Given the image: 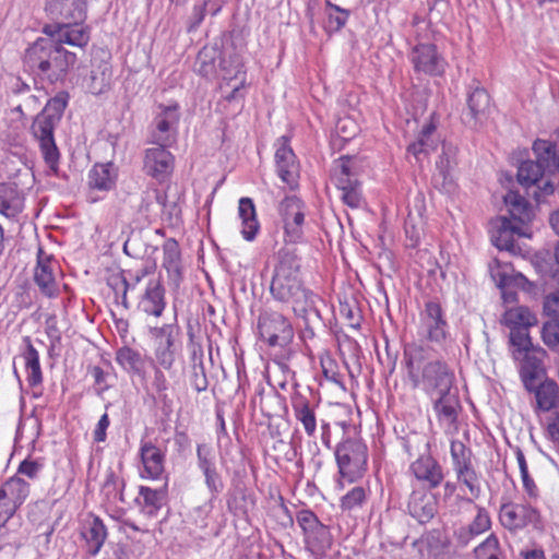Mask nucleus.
<instances>
[{
  "label": "nucleus",
  "mask_w": 559,
  "mask_h": 559,
  "mask_svg": "<svg viewBox=\"0 0 559 559\" xmlns=\"http://www.w3.org/2000/svg\"><path fill=\"white\" fill-rule=\"evenodd\" d=\"M198 466L203 472L215 467L213 461L212 448L209 444L202 443L197 447Z\"/></svg>",
  "instance_id": "60"
},
{
  "label": "nucleus",
  "mask_w": 559,
  "mask_h": 559,
  "mask_svg": "<svg viewBox=\"0 0 559 559\" xmlns=\"http://www.w3.org/2000/svg\"><path fill=\"white\" fill-rule=\"evenodd\" d=\"M238 215L241 219V235L248 240L252 241L260 229V224L257 217V211L251 198H241L238 205Z\"/></svg>",
  "instance_id": "30"
},
{
  "label": "nucleus",
  "mask_w": 559,
  "mask_h": 559,
  "mask_svg": "<svg viewBox=\"0 0 559 559\" xmlns=\"http://www.w3.org/2000/svg\"><path fill=\"white\" fill-rule=\"evenodd\" d=\"M473 506L476 509L477 513L474 520L467 526L469 527V531H474V533L481 535L490 530L491 520L488 511L484 507L474 503Z\"/></svg>",
  "instance_id": "53"
},
{
  "label": "nucleus",
  "mask_w": 559,
  "mask_h": 559,
  "mask_svg": "<svg viewBox=\"0 0 559 559\" xmlns=\"http://www.w3.org/2000/svg\"><path fill=\"white\" fill-rule=\"evenodd\" d=\"M533 151L536 154L537 162H540L551 170L559 156L556 154V145L546 140H536L533 144Z\"/></svg>",
  "instance_id": "50"
},
{
  "label": "nucleus",
  "mask_w": 559,
  "mask_h": 559,
  "mask_svg": "<svg viewBox=\"0 0 559 559\" xmlns=\"http://www.w3.org/2000/svg\"><path fill=\"white\" fill-rule=\"evenodd\" d=\"M259 334L270 346H285L294 337V330L288 319L276 311H264L258 320Z\"/></svg>",
  "instance_id": "10"
},
{
  "label": "nucleus",
  "mask_w": 559,
  "mask_h": 559,
  "mask_svg": "<svg viewBox=\"0 0 559 559\" xmlns=\"http://www.w3.org/2000/svg\"><path fill=\"white\" fill-rule=\"evenodd\" d=\"M163 266L168 274H180V249L178 242L174 238L167 239L163 245Z\"/></svg>",
  "instance_id": "46"
},
{
  "label": "nucleus",
  "mask_w": 559,
  "mask_h": 559,
  "mask_svg": "<svg viewBox=\"0 0 559 559\" xmlns=\"http://www.w3.org/2000/svg\"><path fill=\"white\" fill-rule=\"evenodd\" d=\"M490 96L483 87H475L467 95V109L463 112V120L471 127L484 121L489 111Z\"/></svg>",
  "instance_id": "22"
},
{
  "label": "nucleus",
  "mask_w": 559,
  "mask_h": 559,
  "mask_svg": "<svg viewBox=\"0 0 559 559\" xmlns=\"http://www.w3.org/2000/svg\"><path fill=\"white\" fill-rule=\"evenodd\" d=\"M116 360L124 370L133 372H139L143 365L140 353L127 346L117 350Z\"/></svg>",
  "instance_id": "49"
},
{
  "label": "nucleus",
  "mask_w": 559,
  "mask_h": 559,
  "mask_svg": "<svg viewBox=\"0 0 559 559\" xmlns=\"http://www.w3.org/2000/svg\"><path fill=\"white\" fill-rule=\"evenodd\" d=\"M140 457L146 475L159 479L165 472V453L152 441H141Z\"/></svg>",
  "instance_id": "25"
},
{
  "label": "nucleus",
  "mask_w": 559,
  "mask_h": 559,
  "mask_svg": "<svg viewBox=\"0 0 559 559\" xmlns=\"http://www.w3.org/2000/svg\"><path fill=\"white\" fill-rule=\"evenodd\" d=\"M353 157L346 155L335 160L332 169V178L335 186L342 191V200L353 209L361 204L360 182L353 169Z\"/></svg>",
  "instance_id": "9"
},
{
  "label": "nucleus",
  "mask_w": 559,
  "mask_h": 559,
  "mask_svg": "<svg viewBox=\"0 0 559 559\" xmlns=\"http://www.w3.org/2000/svg\"><path fill=\"white\" fill-rule=\"evenodd\" d=\"M457 481L465 485L471 493V498H466L465 501L473 504L474 499L479 498L481 489L479 483V476L477 473L467 474L466 476L456 477Z\"/></svg>",
  "instance_id": "56"
},
{
  "label": "nucleus",
  "mask_w": 559,
  "mask_h": 559,
  "mask_svg": "<svg viewBox=\"0 0 559 559\" xmlns=\"http://www.w3.org/2000/svg\"><path fill=\"white\" fill-rule=\"evenodd\" d=\"M58 123L59 122L47 118L45 115L37 114L31 127L32 134L38 142L44 162L55 175H57L59 170L60 160V152L53 135Z\"/></svg>",
  "instance_id": "8"
},
{
  "label": "nucleus",
  "mask_w": 559,
  "mask_h": 559,
  "mask_svg": "<svg viewBox=\"0 0 559 559\" xmlns=\"http://www.w3.org/2000/svg\"><path fill=\"white\" fill-rule=\"evenodd\" d=\"M219 69L225 81L238 80L246 76L242 57L235 50H224L219 58Z\"/></svg>",
  "instance_id": "37"
},
{
  "label": "nucleus",
  "mask_w": 559,
  "mask_h": 559,
  "mask_svg": "<svg viewBox=\"0 0 559 559\" xmlns=\"http://www.w3.org/2000/svg\"><path fill=\"white\" fill-rule=\"evenodd\" d=\"M499 519L506 528L515 531L537 522L538 513L527 504L507 503L501 507Z\"/></svg>",
  "instance_id": "19"
},
{
  "label": "nucleus",
  "mask_w": 559,
  "mask_h": 559,
  "mask_svg": "<svg viewBox=\"0 0 559 559\" xmlns=\"http://www.w3.org/2000/svg\"><path fill=\"white\" fill-rule=\"evenodd\" d=\"M515 236H526V233L521 225L513 223L507 216H499L493 222L491 241L498 249L510 252L515 251Z\"/></svg>",
  "instance_id": "20"
},
{
  "label": "nucleus",
  "mask_w": 559,
  "mask_h": 559,
  "mask_svg": "<svg viewBox=\"0 0 559 559\" xmlns=\"http://www.w3.org/2000/svg\"><path fill=\"white\" fill-rule=\"evenodd\" d=\"M167 499L166 488L152 489L146 486L139 488V498L135 499L141 511L147 516H155Z\"/></svg>",
  "instance_id": "29"
},
{
  "label": "nucleus",
  "mask_w": 559,
  "mask_h": 559,
  "mask_svg": "<svg viewBox=\"0 0 559 559\" xmlns=\"http://www.w3.org/2000/svg\"><path fill=\"white\" fill-rule=\"evenodd\" d=\"M210 3H211V0H203L201 4H195L193 7V10L189 17V23L187 26V31L189 33L194 32L200 26V24L203 22L205 15H206V12H207V7Z\"/></svg>",
  "instance_id": "58"
},
{
  "label": "nucleus",
  "mask_w": 559,
  "mask_h": 559,
  "mask_svg": "<svg viewBox=\"0 0 559 559\" xmlns=\"http://www.w3.org/2000/svg\"><path fill=\"white\" fill-rule=\"evenodd\" d=\"M366 500L365 488L357 486L348 491L341 500V508L343 510H353L357 507H361Z\"/></svg>",
  "instance_id": "54"
},
{
  "label": "nucleus",
  "mask_w": 559,
  "mask_h": 559,
  "mask_svg": "<svg viewBox=\"0 0 559 559\" xmlns=\"http://www.w3.org/2000/svg\"><path fill=\"white\" fill-rule=\"evenodd\" d=\"M150 130V142L155 145H174L178 138L179 105L159 104Z\"/></svg>",
  "instance_id": "7"
},
{
  "label": "nucleus",
  "mask_w": 559,
  "mask_h": 559,
  "mask_svg": "<svg viewBox=\"0 0 559 559\" xmlns=\"http://www.w3.org/2000/svg\"><path fill=\"white\" fill-rule=\"evenodd\" d=\"M179 326L176 324H164L151 329L155 342V359L164 369L169 370L176 360V340L179 336Z\"/></svg>",
  "instance_id": "14"
},
{
  "label": "nucleus",
  "mask_w": 559,
  "mask_h": 559,
  "mask_svg": "<svg viewBox=\"0 0 559 559\" xmlns=\"http://www.w3.org/2000/svg\"><path fill=\"white\" fill-rule=\"evenodd\" d=\"M34 281L44 295L52 297L56 294V281L48 264L38 261V265L35 269Z\"/></svg>",
  "instance_id": "45"
},
{
  "label": "nucleus",
  "mask_w": 559,
  "mask_h": 559,
  "mask_svg": "<svg viewBox=\"0 0 559 559\" xmlns=\"http://www.w3.org/2000/svg\"><path fill=\"white\" fill-rule=\"evenodd\" d=\"M544 313L552 319H559V290L545 297Z\"/></svg>",
  "instance_id": "64"
},
{
  "label": "nucleus",
  "mask_w": 559,
  "mask_h": 559,
  "mask_svg": "<svg viewBox=\"0 0 559 559\" xmlns=\"http://www.w3.org/2000/svg\"><path fill=\"white\" fill-rule=\"evenodd\" d=\"M546 169L549 170V167L540 162L524 160L519 166L518 180L523 187H533L543 178Z\"/></svg>",
  "instance_id": "40"
},
{
  "label": "nucleus",
  "mask_w": 559,
  "mask_h": 559,
  "mask_svg": "<svg viewBox=\"0 0 559 559\" xmlns=\"http://www.w3.org/2000/svg\"><path fill=\"white\" fill-rule=\"evenodd\" d=\"M543 373H545V370L542 359L531 352L524 354L520 367V377L524 388L532 391L534 383Z\"/></svg>",
  "instance_id": "32"
},
{
  "label": "nucleus",
  "mask_w": 559,
  "mask_h": 559,
  "mask_svg": "<svg viewBox=\"0 0 559 559\" xmlns=\"http://www.w3.org/2000/svg\"><path fill=\"white\" fill-rule=\"evenodd\" d=\"M46 12L55 23H78L86 19V0H47Z\"/></svg>",
  "instance_id": "18"
},
{
  "label": "nucleus",
  "mask_w": 559,
  "mask_h": 559,
  "mask_svg": "<svg viewBox=\"0 0 559 559\" xmlns=\"http://www.w3.org/2000/svg\"><path fill=\"white\" fill-rule=\"evenodd\" d=\"M319 402L320 397L316 396L310 388H307L306 391H295L290 395L294 416L301 424L308 437L314 436L317 431L316 409Z\"/></svg>",
  "instance_id": "12"
},
{
  "label": "nucleus",
  "mask_w": 559,
  "mask_h": 559,
  "mask_svg": "<svg viewBox=\"0 0 559 559\" xmlns=\"http://www.w3.org/2000/svg\"><path fill=\"white\" fill-rule=\"evenodd\" d=\"M305 537L308 547L319 555H323L332 546V536L323 524L316 527L313 532H309Z\"/></svg>",
  "instance_id": "42"
},
{
  "label": "nucleus",
  "mask_w": 559,
  "mask_h": 559,
  "mask_svg": "<svg viewBox=\"0 0 559 559\" xmlns=\"http://www.w3.org/2000/svg\"><path fill=\"white\" fill-rule=\"evenodd\" d=\"M68 104V94L60 93L56 95L53 98L49 99L44 109L39 112V115H45L47 118H51L52 120L60 122L63 111Z\"/></svg>",
  "instance_id": "51"
},
{
  "label": "nucleus",
  "mask_w": 559,
  "mask_h": 559,
  "mask_svg": "<svg viewBox=\"0 0 559 559\" xmlns=\"http://www.w3.org/2000/svg\"><path fill=\"white\" fill-rule=\"evenodd\" d=\"M300 259L294 248L277 252L270 293L274 300L289 305L294 314L302 321V337L313 338L314 330L323 324L319 304L322 299L305 286L301 278Z\"/></svg>",
  "instance_id": "1"
},
{
  "label": "nucleus",
  "mask_w": 559,
  "mask_h": 559,
  "mask_svg": "<svg viewBox=\"0 0 559 559\" xmlns=\"http://www.w3.org/2000/svg\"><path fill=\"white\" fill-rule=\"evenodd\" d=\"M495 552H500L499 540L495 534H490L483 543L474 548L476 559L491 556Z\"/></svg>",
  "instance_id": "55"
},
{
  "label": "nucleus",
  "mask_w": 559,
  "mask_h": 559,
  "mask_svg": "<svg viewBox=\"0 0 559 559\" xmlns=\"http://www.w3.org/2000/svg\"><path fill=\"white\" fill-rule=\"evenodd\" d=\"M542 338L551 350L559 353V319H551L544 323Z\"/></svg>",
  "instance_id": "52"
},
{
  "label": "nucleus",
  "mask_w": 559,
  "mask_h": 559,
  "mask_svg": "<svg viewBox=\"0 0 559 559\" xmlns=\"http://www.w3.org/2000/svg\"><path fill=\"white\" fill-rule=\"evenodd\" d=\"M433 411L440 423L452 426L457 421L459 412L461 409L457 390H451L448 393L435 395Z\"/></svg>",
  "instance_id": "24"
},
{
  "label": "nucleus",
  "mask_w": 559,
  "mask_h": 559,
  "mask_svg": "<svg viewBox=\"0 0 559 559\" xmlns=\"http://www.w3.org/2000/svg\"><path fill=\"white\" fill-rule=\"evenodd\" d=\"M171 145H156L145 150L144 153V171L157 179L165 180L174 170L175 157L167 150Z\"/></svg>",
  "instance_id": "16"
},
{
  "label": "nucleus",
  "mask_w": 559,
  "mask_h": 559,
  "mask_svg": "<svg viewBox=\"0 0 559 559\" xmlns=\"http://www.w3.org/2000/svg\"><path fill=\"white\" fill-rule=\"evenodd\" d=\"M275 164L278 177L292 189L297 187L299 178V163L289 145L286 135L281 136L276 143Z\"/></svg>",
  "instance_id": "15"
},
{
  "label": "nucleus",
  "mask_w": 559,
  "mask_h": 559,
  "mask_svg": "<svg viewBox=\"0 0 559 559\" xmlns=\"http://www.w3.org/2000/svg\"><path fill=\"white\" fill-rule=\"evenodd\" d=\"M23 342L25 344V348L22 353V358L24 360L25 368L29 371L27 376V382L29 386H36L43 382L39 354L35 349L28 336H25Z\"/></svg>",
  "instance_id": "36"
},
{
  "label": "nucleus",
  "mask_w": 559,
  "mask_h": 559,
  "mask_svg": "<svg viewBox=\"0 0 559 559\" xmlns=\"http://www.w3.org/2000/svg\"><path fill=\"white\" fill-rule=\"evenodd\" d=\"M335 457L338 472L349 481L361 477L367 467V445L359 439H346L337 444Z\"/></svg>",
  "instance_id": "5"
},
{
  "label": "nucleus",
  "mask_w": 559,
  "mask_h": 559,
  "mask_svg": "<svg viewBox=\"0 0 559 559\" xmlns=\"http://www.w3.org/2000/svg\"><path fill=\"white\" fill-rule=\"evenodd\" d=\"M190 383L197 392H203L209 386L204 366H191Z\"/></svg>",
  "instance_id": "62"
},
{
  "label": "nucleus",
  "mask_w": 559,
  "mask_h": 559,
  "mask_svg": "<svg viewBox=\"0 0 559 559\" xmlns=\"http://www.w3.org/2000/svg\"><path fill=\"white\" fill-rule=\"evenodd\" d=\"M112 76L111 66L103 60L98 66L93 64L90 75L88 91L94 95H99L107 91Z\"/></svg>",
  "instance_id": "39"
},
{
  "label": "nucleus",
  "mask_w": 559,
  "mask_h": 559,
  "mask_svg": "<svg viewBox=\"0 0 559 559\" xmlns=\"http://www.w3.org/2000/svg\"><path fill=\"white\" fill-rule=\"evenodd\" d=\"M326 7V29L329 32H338L347 23L349 11L332 3L330 0L325 1Z\"/></svg>",
  "instance_id": "48"
},
{
  "label": "nucleus",
  "mask_w": 559,
  "mask_h": 559,
  "mask_svg": "<svg viewBox=\"0 0 559 559\" xmlns=\"http://www.w3.org/2000/svg\"><path fill=\"white\" fill-rule=\"evenodd\" d=\"M222 50L216 46H204L197 55L194 61V71L204 78H211L216 74L217 64Z\"/></svg>",
  "instance_id": "33"
},
{
  "label": "nucleus",
  "mask_w": 559,
  "mask_h": 559,
  "mask_svg": "<svg viewBox=\"0 0 559 559\" xmlns=\"http://www.w3.org/2000/svg\"><path fill=\"white\" fill-rule=\"evenodd\" d=\"M278 224L284 230L286 243H299L304 240L306 205L296 195H286L277 205Z\"/></svg>",
  "instance_id": "6"
},
{
  "label": "nucleus",
  "mask_w": 559,
  "mask_h": 559,
  "mask_svg": "<svg viewBox=\"0 0 559 559\" xmlns=\"http://www.w3.org/2000/svg\"><path fill=\"white\" fill-rule=\"evenodd\" d=\"M403 364L413 388L421 386L431 399L455 389L453 369L444 360H430L429 350L421 345L405 346Z\"/></svg>",
  "instance_id": "2"
},
{
  "label": "nucleus",
  "mask_w": 559,
  "mask_h": 559,
  "mask_svg": "<svg viewBox=\"0 0 559 559\" xmlns=\"http://www.w3.org/2000/svg\"><path fill=\"white\" fill-rule=\"evenodd\" d=\"M409 58L416 72L440 75L444 71L445 62L433 44L416 45L412 49Z\"/></svg>",
  "instance_id": "17"
},
{
  "label": "nucleus",
  "mask_w": 559,
  "mask_h": 559,
  "mask_svg": "<svg viewBox=\"0 0 559 559\" xmlns=\"http://www.w3.org/2000/svg\"><path fill=\"white\" fill-rule=\"evenodd\" d=\"M502 321L510 330L530 329L538 323L536 314L525 306L508 309L503 314Z\"/></svg>",
  "instance_id": "35"
},
{
  "label": "nucleus",
  "mask_w": 559,
  "mask_h": 559,
  "mask_svg": "<svg viewBox=\"0 0 559 559\" xmlns=\"http://www.w3.org/2000/svg\"><path fill=\"white\" fill-rule=\"evenodd\" d=\"M75 62L74 52L59 46L48 36L38 37L25 49L23 56L24 70L35 79L50 84L63 81Z\"/></svg>",
  "instance_id": "3"
},
{
  "label": "nucleus",
  "mask_w": 559,
  "mask_h": 559,
  "mask_svg": "<svg viewBox=\"0 0 559 559\" xmlns=\"http://www.w3.org/2000/svg\"><path fill=\"white\" fill-rule=\"evenodd\" d=\"M435 130L436 127L432 123L425 124L417 138V141L409 144L407 151L416 157L421 153L428 154L430 151H433L436 148V142L432 140L431 135Z\"/></svg>",
  "instance_id": "47"
},
{
  "label": "nucleus",
  "mask_w": 559,
  "mask_h": 559,
  "mask_svg": "<svg viewBox=\"0 0 559 559\" xmlns=\"http://www.w3.org/2000/svg\"><path fill=\"white\" fill-rule=\"evenodd\" d=\"M404 449L411 457H416L409 466L414 477L429 489L437 488L443 481L444 474L439 462L430 455V442L427 436L408 435L404 441Z\"/></svg>",
  "instance_id": "4"
},
{
  "label": "nucleus",
  "mask_w": 559,
  "mask_h": 559,
  "mask_svg": "<svg viewBox=\"0 0 559 559\" xmlns=\"http://www.w3.org/2000/svg\"><path fill=\"white\" fill-rule=\"evenodd\" d=\"M415 545H419L420 550L425 547L429 555L437 556L447 548L448 539L441 531L431 530L423 534Z\"/></svg>",
  "instance_id": "44"
},
{
  "label": "nucleus",
  "mask_w": 559,
  "mask_h": 559,
  "mask_svg": "<svg viewBox=\"0 0 559 559\" xmlns=\"http://www.w3.org/2000/svg\"><path fill=\"white\" fill-rule=\"evenodd\" d=\"M203 475L205 478V485L213 496L223 491L224 483L222 480V477L217 473L216 467L203 472Z\"/></svg>",
  "instance_id": "63"
},
{
  "label": "nucleus",
  "mask_w": 559,
  "mask_h": 559,
  "mask_svg": "<svg viewBox=\"0 0 559 559\" xmlns=\"http://www.w3.org/2000/svg\"><path fill=\"white\" fill-rule=\"evenodd\" d=\"M165 306V288L160 280L151 278L139 302L140 309L147 314L160 317Z\"/></svg>",
  "instance_id": "23"
},
{
  "label": "nucleus",
  "mask_w": 559,
  "mask_h": 559,
  "mask_svg": "<svg viewBox=\"0 0 559 559\" xmlns=\"http://www.w3.org/2000/svg\"><path fill=\"white\" fill-rule=\"evenodd\" d=\"M419 333L430 343L443 345L447 342L450 335L449 324L439 302L429 300L425 304L420 312Z\"/></svg>",
  "instance_id": "11"
},
{
  "label": "nucleus",
  "mask_w": 559,
  "mask_h": 559,
  "mask_svg": "<svg viewBox=\"0 0 559 559\" xmlns=\"http://www.w3.org/2000/svg\"><path fill=\"white\" fill-rule=\"evenodd\" d=\"M297 523L304 531L305 535H307L309 532H313V530L321 524L317 515L312 511L306 509L298 512Z\"/></svg>",
  "instance_id": "61"
},
{
  "label": "nucleus",
  "mask_w": 559,
  "mask_h": 559,
  "mask_svg": "<svg viewBox=\"0 0 559 559\" xmlns=\"http://www.w3.org/2000/svg\"><path fill=\"white\" fill-rule=\"evenodd\" d=\"M29 493V484L19 477H12L0 488V499L17 509Z\"/></svg>",
  "instance_id": "34"
},
{
  "label": "nucleus",
  "mask_w": 559,
  "mask_h": 559,
  "mask_svg": "<svg viewBox=\"0 0 559 559\" xmlns=\"http://www.w3.org/2000/svg\"><path fill=\"white\" fill-rule=\"evenodd\" d=\"M153 386L156 390L158 399L164 403V405L171 402L167 394L168 381L159 368H155L154 370Z\"/></svg>",
  "instance_id": "59"
},
{
  "label": "nucleus",
  "mask_w": 559,
  "mask_h": 559,
  "mask_svg": "<svg viewBox=\"0 0 559 559\" xmlns=\"http://www.w3.org/2000/svg\"><path fill=\"white\" fill-rule=\"evenodd\" d=\"M510 344L515 348L513 357L519 359L521 355L528 352H536L540 355H546L545 349L542 347L535 348L528 333V329L510 330Z\"/></svg>",
  "instance_id": "41"
},
{
  "label": "nucleus",
  "mask_w": 559,
  "mask_h": 559,
  "mask_svg": "<svg viewBox=\"0 0 559 559\" xmlns=\"http://www.w3.org/2000/svg\"><path fill=\"white\" fill-rule=\"evenodd\" d=\"M452 465L455 466L460 463H465L472 460V450L467 448L462 441L453 440L450 447Z\"/></svg>",
  "instance_id": "57"
},
{
  "label": "nucleus",
  "mask_w": 559,
  "mask_h": 559,
  "mask_svg": "<svg viewBox=\"0 0 559 559\" xmlns=\"http://www.w3.org/2000/svg\"><path fill=\"white\" fill-rule=\"evenodd\" d=\"M81 535L86 543L87 552L96 556L107 538V530L98 516H92L85 521Z\"/></svg>",
  "instance_id": "28"
},
{
  "label": "nucleus",
  "mask_w": 559,
  "mask_h": 559,
  "mask_svg": "<svg viewBox=\"0 0 559 559\" xmlns=\"http://www.w3.org/2000/svg\"><path fill=\"white\" fill-rule=\"evenodd\" d=\"M503 200L510 214L509 219L523 228L532 222L534 217L533 206L524 197L511 190L503 197Z\"/></svg>",
  "instance_id": "26"
},
{
  "label": "nucleus",
  "mask_w": 559,
  "mask_h": 559,
  "mask_svg": "<svg viewBox=\"0 0 559 559\" xmlns=\"http://www.w3.org/2000/svg\"><path fill=\"white\" fill-rule=\"evenodd\" d=\"M456 148L451 145H442V153L437 160V168L439 171V176L443 178L444 188L450 191L452 186V178L450 175L451 169L456 164L455 160Z\"/></svg>",
  "instance_id": "43"
},
{
  "label": "nucleus",
  "mask_w": 559,
  "mask_h": 559,
  "mask_svg": "<svg viewBox=\"0 0 559 559\" xmlns=\"http://www.w3.org/2000/svg\"><path fill=\"white\" fill-rule=\"evenodd\" d=\"M117 178L118 168L112 163L95 164L88 173V186L107 192L116 187Z\"/></svg>",
  "instance_id": "27"
},
{
  "label": "nucleus",
  "mask_w": 559,
  "mask_h": 559,
  "mask_svg": "<svg viewBox=\"0 0 559 559\" xmlns=\"http://www.w3.org/2000/svg\"><path fill=\"white\" fill-rule=\"evenodd\" d=\"M23 210V200L15 188L0 185V213L8 218L16 217Z\"/></svg>",
  "instance_id": "38"
},
{
  "label": "nucleus",
  "mask_w": 559,
  "mask_h": 559,
  "mask_svg": "<svg viewBox=\"0 0 559 559\" xmlns=\"http://www.w3.org/2000/svg\"><path fill=\"white\" fill-rule=\"evenodd\" d=\"M84 22L52 23L43 27V33L53 39L59 46L69 45L83 48L90 41V28L83 25Z\"/></svg>",
  "instance_id": "13"
},
{
  "label": "nucleus",
  "mask_w": 559,
  "mask_h": 559,
  "mask_svg": "<svg viewBox=\"0 0 559 559\" xmlns=\"http://www.w3.org/2000/svg\"><path fill=\"white\" fill-rule=\"evenodd\" d=\"M537 408L543 412H549L559 406V385L552 379H546L538 385L534 383Z\"/></svg>",
  "instance_id": "31"
},
{
  "label": "nucleus",
  "mask_w": 559,
  "mask_h": 559,
  "mask_svg": "<svg viewBox=\"0 0 559 559\" xmlns=\"http://www.w3.org/2000/svg\"><path fill=\"white\" fill-rule=\"evenodd\" d=\"M408 513L420 524L428 523L438 511L437 498L426 490H413L407 502Z\"/></svg>",
  "instance_id": "21"
}]
</instances>
